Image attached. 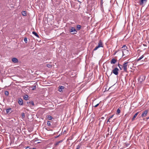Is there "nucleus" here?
Masks as SVG:
<instances>
[{"label": "nucleus", "mask_w": 149, "mask_h": 149, "mask_svg": "<svg viewBox=\"0 0 149 149\" xmlns=\"http://www.w3.org/2000/svg\"><path fill=\"white\" fill-rule=\"evenodd\" d=\"M19 104L20 105H22L23 104V101L21 98L19 99L18 102Z\"/></svg>", "instance_id": "f8f14e48"}, {"label": "nucleus", "mask_w": 149, "mask_h": 149, "mask_svg": "<svg viewBox=\"0 0 149 149\" xmlns=\"http://www.w3.org/2000/svg\"><path fill=\"white\" fill-rule=\"evenodd\" d=\"M47 118L49 120H52L53 118L50 115H47Z\"/></svg>", "instance_id": "f3484780"}, {"label": "nucleus", "mask_w": 149, "mask_h": 149, "mask_svg": "<svg viewBox=\"0 0 149 149\" xmlns=\"http://www.w3.org/2000/svg\"><path fill=\"white\" fill-rule=\"evenodd\" d=\"M12 61L15 63H17L18 62V59L16 58H13L12 59Z\"/></svg>", "instance_id": "1a4fd4ad"}, {"label": "nucleus", "mask_w": 149, "mask_h": 149, "mask_svg": "<svg viewBox=\"0 0 149 149\" xmlns=\"http://www.w3.org/2000/svg\"><path fill=\"white\" fill-rule=\"evenodd\" d=\"M104 118V117H102V119H103V118Z\"/></svg>", "instance_id": "37998d69"}, {"label": "nucleus", "mask_w": 149, "mask_h": 149, "mask_svg": "<svg viewBox=\"0 0 149 149\" xmlns=\"http://www.w3.org/2000/svg\"><path fill=\"white\" fill-rule=\"evenodd\" d=\"M99 105V104H97L95 106H94L95 107H97Z\"/></svg>", "instance_id": "72a5a7b5"}, {"label": "nucleus", "mask_w": 149, "mask_h": 149, "mask_svg": "<svg viewBox=\"0 0 149 149\" xmlns=\"http://www.w3.org/2000/svg\"><path fill=\"white\" fill-rule=\"evenodd\" d=\"M110 119V118H109V119L108 120L107 122H110V121L109 120Z\"/></svg>", "instance_id": "f704fd0d"}, {"label": "nucleus", "mask_w": 149, "mask_h": 149, "mask_svg": "<svg viewBox=\"0 0 149 149\" xmlns=\"http://www.w3.org/2000/svg\"><path fill=\"white\" fill-rule=\"evenodd\" d=\"M147 118V119H149V117H147V118Z\"/></svg>", "instance_id": "58836bf2"}, {"label": "nucleus", "mask_w": 149, "mask_h": 149, "mask_svg": "<svg viewBox=\"0 0 149 149\" xmlns=\"http://www.w3.org/2000/svg\"><path fill=\"white\" fill-rule=\"evenodd\" d=\"M144 55L143 54L142 55L141 57H140L138 59H136V61L138 62L139 61H140L141 60L142 58H143L144 57Z\"/></svg>", "instance_id": "ddd939ff"}, {"label": "nucleus", "mask_w": 149, "mask_h": 149, "mask_svg": "<svg viewBox=\"0 0 149 149\" xmlns=\"http://www.w3.org/2000/svg\"><path fill=\"white\" fill-rule=\"evenodd\" d=\"M62 141H58V142H57L56 143V144H55V145H58V144L59 143H60L61 142H62Z\"/></svg>", "instance_id": "2f4dec72"}, {"label": "nucleus", "mask_w": 149, "mask_h": 149, "mask_svg": "<svg viewBox=\"0 0 149 149\" xmlns=\"http://www.w3.org/2000/svg\"><path fill=\"white\" fill-rule=\"evenodd\" d=\"M113 115H112L109 118H110H110H112L113 117Z\"/></svg>", "instance_id": "e433bc0d"}, {"label": "nucleus", "mask_w": 149, "mask_h": 149, "mask_svg": "<svg viewBox=\"0 0 149 149\" xmlns=\"http://www.w3.org/2000/svg\"><path fill=\"white\" fill-rule=\"evenodd\" d=\"M104 118V117H102V119H103V118Z\"/></svg>", "instance_id": "79ce46f5"}, {"label": "nucleus", "mask_w": 149, "mask_h": 149, "mask_svg": "<svg viewBox=\"0 0 149 149\" xmlns=\"http://www.w3.org/2000/svg\"><path fill=\"white\" fill-rule=\"evenodd\" d=\"M31 148L29 146H27L26 147L25 149H30Z\"/></svg>", "instance_id": "473e14b6"}, {"label": "nucleus", "mask_w": 149, "mask_h": 149, "mask_svg": "<svg viewBox=\"0 0 149 149\" xmlns=\"http://www.w3.org/2000/svg\"><path fill=\"white\" fill-rule=\"evenodd\" d=\"M24 41L25 43H26L27 42V38H24Z\"/></svg>", "instance_id": "c756f323"}, {"label": "nucleus", "mask_w": 149, "mask_h": 149, "mask_svg": "<svg viewBox=\"0 0 149 149\" xmlns=\"http://www.w3.org/2000/svg\"><path fill=\"white\" fill-rule=\"evenodd\" d=\"M47 67L48 68H50L52 67V65H51L50 64H47Z\"/></svg>", "instance_id": "c85d7f7f"}, {"label": "nucleus", "mask_w": 149, "mask_h": 149, "mask_svg": "<svg viewBox=\"0 0 149 149\" xmlns=\"http://www.w3.org/2000/svg\"><path fill=\"white\" fill-rule=\"evenodd\" d=\"M102 1H103V0H101V5H102V3H103Z\"/></svg>", "instance_id": "c9c22d12"}, {"label": "nucleus", "mask_w": 149, "mask_h": 149, "mask_svg": "<svg viewBox=\"0 0 149 149\" xmlns=\"http://www.w3.org/2000/svg\"><path fill=\"white\" fill-rule=\"evenodd\" d=\"M117 61V60L114 58H113L111 60L110 63L111 64H115L116 63Z\"/></svg>", "instance_id": "9b49d317"}, {"label": "nucleus", "mask_w": 149, "mask_h": 149, "mask_svg": "<svg viewBox=\"0 0 149 149\" xmlns=\"http://www.w3.org/2000/svg\"><path fill=\"white\" fill-rule=\"evenodd\" d=\"M128 62H125L124 63L123 65V68L124 71L127 72V67L128 66Z\"/></svg>", "instance_id": "f03ea898"}, {"label": "nucleus", "mask_w": 149, "mask_h": 149, "mask_svg": "<svg viewBox=\"0 0 149 149\" xmlns=\"http://www.w3.org/2000/svg\"><path fill=\"white\" fill-rule=\"evenodd\" d=\"M122 52L123 53V56L128 55L129 54V50L127 49L126 50H122Z\"/></svg>", "instance_id": "20e7f679"}, {"label": "nucleus", "mask_w": 149, "mask_h": 149, "mask_svg": "<svg viewBox=\"0 0 149 149\" xmlns=\"http://www.w3.org/2000/svg\"><path fill=\"white\" fill-rule=\"evenodd\" d=\"M30 149H31L30 148ZM31 149H36V148H32Z\"/></svg>", "instance_id": "a19ab883"}, {"label": "nucleus", "mask_w": 149, "mask_h": 149, "mask_svg": "<svg viewBox=\"0 0 149 149\" xmlns=\"http://www.w3.org/2000/svg\"><path fill=\"white\" fill-rule=\"evenodd\" d=\"M118 66H119V68H120V70H122V68H123V65H120L119 64H118Z\"/></svg>", "instance_id": "4be33fe9"}, {"label": "nucleus", "mask_w": 149, "mask_h": 149, "mask_svg": "<svg viewBox=\"0 0 149 149\" xmlns=\"http://www.w3.org/2000/svg\"><path fill=\"white\" fill-rule=\"evenodd\" d=\"M22 15L23 16H26V11H23L22 12Z\"/></svg>", "instance_id": "6ab92c4d"}, {"label": "nucleus", "mask_w": 149, "mask_h": 149, "mask_svg": "<svg viewBox=\"0 0 149 149\" xmlns=\"http://www.w3.org/2000/svg\"><path fill=\"white\" fill-rule=\"evenodd\" d=\"M29 103H30L32 106H34V105L33 102V101H31L29 102Z\"/></svg>", "instance_id": "bb28decb"}, {"label": "nucleus", "mask_w": 149, "mask_h": 149, "mask_svg": "<svg viewBox=\"0 0 149 149\" xmlns=\"http://www.w3.org/2000/svg\"><path fill=\"white\" fill-rule=\"evenodd\" d=\"M35 88H36V86H35L34 87V88H33L32 89V90H34V89H35Z\"/></svg>", "instance_id": "4c0bfd02"}, {"label": "nucleus", "mask_w": 149, "mask_h": 149, "mask_svg": "<svg viewBox=\"0 0 149 149\" xmlns=\"http://www.w3.org/2000/svg\"><path fill=\"white\" fill-rule=\"evenodd\" d=\"M121 51L124 50L128 49L127 47L125 45H124L122 47Z\"/></svg>", "instance_id": "2eb2a0df"}, {"label": "nucleus", "mask_w": 149, "mask_h": 149, "mask_svg": "<svg viewBox=\"0 0 149 149\" xmlns=\"http://www.w3.org/2000/svg\"><path fill=\"white\" fill-rule=\"evenodd\" d=\"M32 33L34 35L36 36L37 37H38V38H39V35L37 34V33L36 32H35V31H33L32 32Z\"/></svg>", "instance_id": "aec40b11"}, {"label": "nucleus", "mask_w": 149, "mask_h": 149, "mask_svg": "<svg viewBox=\"0 0 149 149\" xmlns=\"http://www.w3.org/2000/svg\"><path fill=\"white\" fill-rule=\"evenodd\" d=\"M119 71V69L117 68H115L111 72V74L110 75H111L112 73H113L114 74L116 75H117L118 74V71Z\"/></svg>", "instance_id": "f257e3e1"}, {"label": "nucleus", "mask_w": 149, "mask_h": 149, "mask_svg": "<svg viewBox=\"0 0 149 149\" xmlns=\"http://www.w3.org/2000/svg\"><path fill=\"white\" fill-rule=\"evenodd\" d=\"M147 0H139V3L141 6H144L146 3Z\"/></svg>", "instance_id": "39448f33"}, {"label": "nucleus", "mask_w": 149, "mask_h": 149, "mask_svg": "<svg viewBox=\"0 0 149 149\" xmlns=\"http://www.w3.org/2000/svg\"><path fill=\"white\" fill-rule=\"evenodd\" d=\"M99 48V47H98V46H96L93 50L92 51V52L93 53V52L95 51L96 50H97Z\"/></svg>", "instance_id": "b1692460"}, {"label": "nucleus", "mask_w": 149, "mask_h": 149, "mask_svg": "<svg viewBox=\"0 0 149 149\" xmlns=\"http://www.w3.org/2000/svg\"><path fill=\"white\" fill-rule=\"evenodd\" d=\"M81 26L80 25H77V31H78L80 29Z\"/></svg>", "instance_id": "a211bd4d"}, {"label": "nucleus", "mask_w": 149, "mask_h": 149, "mask_svg": "<svg viewBox=\"0 0 149 149\" xmlns=\"http://www.w3.org/2000/svg\"><path fill=\"white\" fill-rule=\"evenodd\" d=\"M117 112L118 114H119L120 113V111L119 108L117 110Z\"/></svg>", "instance_id": "cd10ccee"}, {"label": "nucleus", "mask_w": 149, "mask_h": 149, "mask_svg": "<svg viewBox=\"0 0 149 149\" xmlns=\"http://www.w3.org/2000/svg\"><path fill=\"white\" fill-rule=\"evenodd\" d=\"M146 78V77L145 76L143 75H141L139 77V82L141 83Z\"/></svg>", "instance_id": "7ed1b4c3"}, {"label": "nucleus", "mask_w": 149, "mask_h": 149, "mask_svg": "<svg viewBox=\"0 0 149 149\" xmlns=\"http://www.w3.org/2000/svg\"><path fill=\"white\" fill-rule=\"evenodd\" d=\"M98 46L99 48L103 46L102 42L101 40H100L98 42Z\"/></svg>", "instance_id": "9d476101"}, {"label": "nucleus", "mask_w": 149, "mask_h": 149, "mask_svg": "<svg viewBox=\"0 0 149 149\" xmlns=\"http://www.w3.org/2000/svg\"><path fill=\"white\" fill-rule=\"evenodd\" d=\"M65 87L64 86H59L58 87V91L61 92H63V90L65 88Z\"/></svg>", "instance_id": "6e6552de"}, {"label": "nucleus", "mask_w": 149, "mask_h": 149, "mask_svg": "<svg viewBox=\"0 0 149 149\" xmlns=\"http://www.w3.org/2000/svg\"><path fill=\"white\" fill-rule=\"evenodd\" d=\"M69 31L70 32H76V33H72L73 34H76L77 32V31L76 29L74 27H71V28L70 29Z\"/></svg>", "instance_id": "423d86ee"}, {"label": "nucleus", "mask_w": 149, "mask_h": 149, "mask_svg": "<svg viewBox=\"0 0 149 149\" xmlns=\"http://www.w3.org/2000/svg\"><path fill=\"white\" fill-rule=\"evenodd\" d=\"M11 109V108L7 109L6 110L7 113H8L10 112V110Z\"/></svg>", "instance_id": "412c9836"}, {"label": "nucleus", "mask_w": 149, "mask_h": 149, "mask_svg": "<svg viewBox=\"0 0 149 149\" xmlns=\"http://www.w3.org/2000/svg\"><path fill=\"white\" fill-rule=\"evenodd\" d=\"M22 118H24L25 117V114L24 113H22Z\"/></svg>", "instance_id": "7c9ffc66"}, {"label": "nucleus", "mask_w": 149, "mask_h": 149, "mask_svg": "<svg viewBox=\"0 0 149 149\" xmlns=\"http://www.w3.org/2000/svg\"><path fill=\"white\" fill-rule=\"evenodd\" d=\"M139 113V112H137L135 114V115H134V116H133V117L132 118V120H134L135 119V118H136V116Z\"/></svg>", "instance_id": "4468645a"}, {"label": "nucleus", "mask_w": 149, "mask_h": 149, "mask_svg": "<svg viewBox=\"0 0 149 149\" xmlns=\"http://www.w3.org/2000/svg\"><path fill=\"white\" fill-rule=\"evenodd\" d=\"M4 93L6 95L8 96L9 95V92L8 91H5Z\"/></svg>", "instance_id": "5701e85b"}, {"label": "nucleus", "mask_w": 149, "mask_h": 149, "mask_svg": "<svg viewBox=\"0 0 149 149\" xmlns=\"http://www.w3.org/2000/svg\"><path fill=\"white\" fill-rule=\"evenodd\" d=\"M59 136V135H58V136H56V138H57Z\"/></svg>", "instance_id": "ea45409f"}, {"label": "nucleus", "mask_w": 149, "mask_h": 149, "mask_svg": "<svg viewBox=\"0 0 149 149\" xmlns=\"http://www.w3.org/2000/svg\"><path fill=\"white\" fill-rule=\"evenodd\" d=\"M47 125L48 126H50L51 125V122L50 121H48L47 122Z\"/></svg>", "instance_id": "393cba45"}, {"label": "nucleus", "mask_w": 149, "mask_h": 149, "mask_svg": "<svg viewBox=\"0 0 149 149\" xmlns=\"http://www.w3.org/2000/svg\"><path fill=\"white\" fill-rule=\"evenodd\" d=\"M149 110H146L144 111L141 114V116L142 117H145L146 116Z\"/></svg>", "instance_id": "0eeeda50"}, {"label": "nucleus", "mask_w": 149, "mask_h": 149, "mask_svg": "<svg viewBox=\"0 0 149 149\" xmlns=\"http://www.w3.org/2000/svg\"><path fill=\"white\" fill-rule=\"evenodd\" d=\"M81 146V145L80 144H79L77 145L76 149H79L80 148Z\"/></svg>", "instance_id": "a878e982"}, {"label": "nucleus", "mask_w": 149, "mask_h": 149, "mask_svg": "<svg viewBox=\"0 0 149 149\" xmlns=\"http://www.w3.org/2000/svg\"><path fill=\"white\" fill-rule=\"evenodd\" d=\"M23 98L24 99L26 100H28L29 99V97L27 95H26L23 96Z\"/></svg>", "instance_id": "dca6fc26"}]
</instances>
